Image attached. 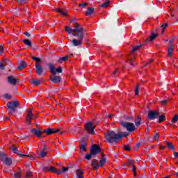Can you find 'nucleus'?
Listing matches in <instances>:
<instances>
[{
  "label": "nucleus",
  "instance_id": "7ed1b4c3",
  "mask_svg": "<svg viewBox=\"0 0 178 178\" xmlns=\"http://www.w3.org/2000/svg\"><path fill=\"white\" fill-rule=\"evenodd\" d=\"M76 33L74 34V37H77L79 40L73 39L72 40V43L74 47H80L83 44V38H84V30L78 31L77 29H74Z\"/></svg>",
  "mask_w": 178,
  "mask_h": 178
},
{
  "label": "nucleus",
  "instance_id": "f704fd0d",
  "mask_svg": "<svg viewBox=\"0 0 178 178\" xmlns=\"http://www.w3.org/2000/svg\"><path fill=\"white\" fill-rule=\"evenodd\" d=\"M165 115H160L159 118V123H162V122H163V120H165Z\"/></svg>",
  "mask_w": 178,
  "mask_h": 178
},
{
  "label": "nucleus",
  "instance_id": "de8ad7c7",
  "mask_svg": "<svg viewBox=\"0 0 178 178\" xmlns=\"http://www.w3.org/2000/svg\"><path fill=\"white\" fill-rule=\"evenodd\" d=\"M0 69L1 70H5V65L2 64L1 61H0Z\"/></svg>",
  "mask_w": 178,
  "mask_h": 178
},
{
  "label": "nucleus",
  "instance_id": "680f3d73",
  "mask_svg": "<svg viewBox=\"0 0 178 178\" xmlns=\"http://www.w3.org/2000/svg\"><path fill=\"white\" fill-rule=\"evenodd\" d=\"M125 119L126 120H131V117L128 116V117H126Z\"/></svg>",
  "mask_w": 178,
  "mask_h": 178
},
{
  "label": "nucleus",
  "instance_id": "37998d69",
  "mask_svg": "<svg viewBox=\"0 0 178 178\" xmlns=\"http://www.w3.org/2000/svg\"><path fill=\"white\" fill-rule=\"evenodd\" d=\"M154 140H157V141L159 140V134H155L154 137H153Z\"/></svg>",
  "mask_w": 178,
  "mask_h": 178
},
{
  "label": "nucleus",
  "instance_id": "6ab92c4d",
  "mask_svg": "<svg viewBox=\"0 0 178 178\" xmlns=\"http://www.w3.org/2000/svg\"><path fill=\"white\" fill-rule=\"evenodd\" d=\"M50 80L53 82V83H60V77L59 76H55L53 75L51 78Z\"/></svg>",
  "mask_w": 178,
  "mask_h": 178
},
{
  "label": "nucleus",
  "instance_id": "cd10ccee",
  "mask_svg": "<svg viewBox=\"0 0 178 178\" xmlns=\"http://www.w3.org/2000/svg\"><path fill=\"white\" fill-rule=\"evenodd\" d=\"M69 170V167H63L62 170H58V175H62L65 173V172H67Z\"/></svg>",
  "mask_w": 178,
  "mask_h": 178
},
{
  "label": "nucleus",
  "instance_id": "864d4df0",
  "mask_svg": "<svg viewBox=\"0 0 178 178\" xmlns=\"http://www.w3.org/2000/svg\"><path fill=\"white\" fill-rule=\"evenodd\" d=\"M168 102H169V100H168V99L163 100V101H161V104L162 105H166V104H168Z\"/></svg>",
  "mask_w": 178,
  "mask_h": 178
},
{
  "label": "nucleus",
  "instance_id": "13d9d810",
  "mask_svg": "<svg viewBox=\"0 0 178 178\" xmlns=\"http://www.w3.org/2000/svg\"><path fill=\"white\" fill-rule=\"evenodd\" d=\"M140 145H141V144L138 143V144L136 145V149H138V148H140Z\"/></svg>",
  "mask_w": 178,
  "mask_h": 178
},
{
  "label": "nucleus",
  "instance_id": "f3484780",
  "mask_svg": "<svg viewBox=\"0 0 178 178\" xmlns=\"http://www.w3.org/2000/svg\"><path fill=\"white\" fill-rule=\"evenodd\" d=\"M79 148H80V152L81 155H83V154H84V152L87 151V143L81 144L79 146Z\"/></svg>",
  "mask_w": 178,
  "mask_h": 178
},
{
  "label": "nucleus",
  "instance_id": "9b49d317",
  "mask_svg": "<svg viewBox=\"0 0 178 178\" xmlns=\"http://www.w3.org/2000/svg\"><path fill=\"white\" fill-rule=\"evenodd\" d=\"M125 165H127V166H133L134 168L132 170V172H134V176L136 177L137 176V168H136V166H134V160H128L127 161H126Z\"/></svg>",
  "mask_w": 178,
  "mask_h": 178
},
{
  "label": "nucleus",
  "instance_id": "c85d7f7f",
  "mask_svg": "<svg viewBox=\"0 0 178 178\" xmlns=\"http://www.w3.org/2000/svg\"><path fill=\"white\" fill-rule=\"evenodd\" d=\"M80 131H81V127H74L72 129L73 134H77V133H80Z\"/></svg>",
  "mask_w": 178,
  "mask_h": 178
},
{
  "label": "nucleus",
  "instance_id": "dca6fc26",
  "mask_svg": "<svg viewBox=\"0 0 178 178\" xmlns=\"http://www.w3.org/2000/svg\"><path fill=\"white\" fill-rule=\"evenodd\" d=\"M35 69H36V73L40 76V74H42V72H44V70L42 69V67L38 64H35Z\"/></svg>",
  "mask_w": 178,
  "mask_h": 178
},
{
  "label": "nucleus",
  "instance_id": "4d7b16f0",
  "mask_svg": "<svg viewBox=\"0 0 178 178\" xmlns=\"http://www.w3.org/2000/svg\"><path fill=\"white\" fill-rule=\"evenodd\" d=\"M24 34H25L26 37H31V35L29 33V32H24Z\"/></svg>",
  "mask_w": 178,
  "mask_h": 178
},
{
  "label": "nucleus",
  "instance_id": "f257e3e1",
  "mask_svg": "<svg viewBox=\"0 0 178 178\" xmlns=\"http://www.w3.org/2000/svg\"><path fill=\"white\" fill-rule=\"evenodd\" d=\"M123 137H127V134L125 132L115 134L113 131H108L106 134V138L110 144H118V141H121Z\"/></svg>",
  "mask_w": 178,
  "mask_h": 178
},
{
  "label": "nucleus",
  "instance_id": "603ef678",
  "mask_svg": "<svg viewBox=\"0 0 178 178\" xmlns=\"http://www.w3.org/2000/svg\"><path fill=\"white\" fill-rule=\"evenodd\" d=\"M133 60H134V57L131 56V58L129 59V65H131V66H133Z\"/></svg>",
  "mask_w": 178,
  "mask_h": 178
},
{
  "label": "nucleus",
  "instance_id": "e433bc0d",
  "mask_svg": "<svg viewBox=\"0 0 178 178\" xmlns=\"http://www.w3.org/2000/svg\"><path fill=\"white\" fill-rule=\"evenodd\" d=\"M33 84H34L35 86H40V81L38 79H33L32 81Z\"/></svg>",
  "mask_w": 178,
  "mask_h": 178
},
{
  "label": "nucleus",
  "instance_id": "ddd939ff",
  "mask_svg": "<svg viewBox=\"0 0 178 178\" xmlns=\"http://www.w3.org/2000/svg\"><path fill=\"white\" fill-rule=\"evenodd\" d=\"M0 161H1V162H3V163H5L6 165H8V166H10V165H12V159H10V157L0 156Z\"/></svg>",
  "mask_w": 178,
  "mask_h": 178
},
{
  "label": "nucleus",
  "instance_id": "4c0bfd02",
  "mask_svg": "<svg viewBox=\"0 0 178 178\" xmlns=\"http://www.w3.org/2000/svg\"><path fill=\"white\" fill-rule=\"evenodd\" d=\"M32 59H33V60H35V62H37L38 63H41V59H40L35 56H33Z\"/></svg>",
  "mask_w": 178,
  "mask_h": 178
},
{
  "label": "nucleus",
  "instance_id": "2f4dec72",
  "mask_svg": "<svg viewBox=\"0 0 178 178\" xmlns=\"http://www.w3.org/2000/svg\"><path fill=\"white\" fill-rule=\"evenodd\" d=\"M56 10V12H58V13H60L61 15H63V16H67V15L66 14V12H65L60 8H58Z\"/></svg>",
  "mask_w": 178,
  "mask_h": 178
},
{
  "label": "nucleus",
  "instance_id": "774afa93",
  "mask_svg": "<svg viewBox=\"0 0 178 178\" xmlns=\"http://www.w3.org/2000/svg\"><path fill=\"white\" fill-rule=\"evenodd\" d=\"M175 176H177V177H178V172H176L175 174H174Z\"/></svg>",
  "mask_w": 178,
  "mask_h": 178
},
{
  "label": "nucleus",
  "instance_id": "5fc2aeb1",
  "mask_svg": "<svg viewBox=\"0 0 178 178\" xmlns=\"http://www.w3.org/2000/svg\"><path fill=\"white\" fill-rule=\"evenodd\" d=\"M124 149L125 151H129V150L130 149V146H129L128 145H125V146L124 147Z\"/></svg>",
  "mask_w": 178,
  "mask_h": 178
},
{
  "label": "nucleus",
  "instance_id": "49530a36",
  "mask_svg": "<svg viewBox=\"0 0 178 178\" xmlns=\"http://www.w3.org/2000/svg\"><path fill=\"white\" fill-rule=\"evenodd\" d=\"M10 95L8 94V93H6L4 95V98H6V99H10Z\"/></svg>",
  "mask_w": 178,
  "mask_h": 178
},
{
  "label": "nucleus",
  "instance_id": "c756f323",
  "mask_svg": "<svg viewBox=\"0 0 178 178\" xmlns=\"http://www.w3.org/2000/svg\"><path fill=\"white\" fill-rule=\"evenodd\" d=\"M135 124L137 127L141 124V117L138 116L137 119L135 121Z\"/></svg>",
  "mask_w": 178,
  "mask_h": 178
},
{
  "label": "nucleus",
  "instance_id": "72a5a7b5",
  "mask_svg": "<svg viewBox=\"0 0 178 178\" xmlns=\"http://www.w3.org/2000/svg\"><path fill=\"white\" fill-rule=\"evenodd\" d=\"M109 3H111V1H106L101 5V8H108V6H109Z\"/></svg>",
  "mask_w": 178,
  "mask_h": 178
},
{
  "label": "nucleus",
  "instance_id": "39448f33",
  "mask_svg": "<svg viewBox=\"0 0 178 178\" xmlns=\"http://www.w3.org/2000/svg\"><path fill=\"white\" fill-rule=\"evenodd\" d=\"M74 30H77L78 31H83V30H84L83 29V27H81V24H79L76 22L74 23V29H72V27L67 26L65 27V31H67V33H68V34H72V35H74L76 31Z\"/></svg>",
  "mask_w": 178,
  "mask_h": 178
},
{
  "label": "nucleus",
  "instance_id": "6e6552de",
  "mask_svg": "<svg viewBox=\"0 0 178 178\" xmlns=\"http://www.w3.org/2000/svg\"><path fill=\"white\" fill-rule=\"evenodd\" d=\"M19 106V102H8L7 103V108L10 111V114L15 113L16 112V108Z\"/></svg>",
  "mask_w": 178,
  "mask_h": 178
},
{
  "label": "nucleus",
  "instance_id": "e2e57ef3",
  "mask_svg": "<svg viewBox=\"0 0 178 178\" xmlns=\"http://www.w3.org/2000/svg\"><path fill=\"white\" fill-rule=\"evenodd\" d=\"M0 156H5V153L0 152Z\"/></svg>",
  "mask_w": 178,
  "mask_h": 178
},
{
  "label": "nucleus",
  "instance_id": "20e7f679",
  "mask_svg": "<svg viewBox=\"0 0 178 178\" xmlns=\"http://www.w3.org/2000/svg\"><path fill=\"white\" fill-rule=\"evenodd\" d=\"M106 163V159L102 157L99 161L97 159L92 160L91 166L93 170H98L99 168H104Z\"/></svg>",
  "mask_w": 178,
  "mask_h": 178
},
{
  "label": "nucleus",
  "instance_id": "393cba45",
  "mask_svg": "<svg viewBox=\"0 0 178 178\" xmlns=\"http://www.w3.org/2000/svg\"><path fill=\"white\" fill-rule=\"evenodd\" d=\"M92 13H94V8H89L86 12V16H91Z\"/></svg>",
  "mask_w": 178,
  "mask_h": 178
},
{
  "label": "nucleus",
  "instance_id": "412c9836",
  "mask_svg": "<svg viewBox=\"0 0 178 178\" xmlns=\"http://www.w3.org/2000/svg\"><path fill=\"white\" fill-rule=\"evenodd\" d=\"M76 175L77 178H84V177H83V175H84V172L81 169L76 170Z\"/></svg>",
  "mask_w": 178,
  "mask_h": 178
},
{
  "label": "nucleus",
  "instance_id": "1a4fd4ad",
  "mask_svg": "<svg viewBox=\"0 0 178 178\" xmlns=\"http://www.w3.org/2000/svg\"><path fill=\"white\" fill-rule=\"evenodd\" d=\"M84 127L86 133H88V134H95V127L92 122H86Z\"/></svg>",
  "mask_w": 178,
  "mask_h": 178
},
{
  "label": "nucleus",
  "instance_id": "423d86ee",
  "mask_svg": "<svg viewBox=\"0 0 178 178\" xmlns=\"http://www.w3.org/2000/svg\"><path fill=\"white\" fill-rule=\"evenodd\" d=\"M102 154V156H105V154L102 153L101 147L98 145H93L90 149V153L85 154V156H91V155H98Z\"/></svg>",
  "mask_w": 178,
  "mask_h": 178
},
{
  "label": "nucleus",
  "instance_id": "ea45409f",
  "mask_svg": "<svg viewBox=\"0 0 178 178\" xmlns=\"http://www.w3.org/2000/svg\"><path fill=\"white\" fill-rule=\"evenodd\" d=\"M163 30L161 31V34H163V33H165V29H166V27H168V24H163L161 26Z\"/></svg>",
  "mask_w": 178,
  "mask_h": 178
},
{
  "label": "nucleus",
  "instance_id": "b1692460",
  "mask_svg": "<svg viewBox=\"0 0 178 178\" xmlns=\"http://www.w3.org/2000/svg\"><path fill=\"white\" fill-rule=\"evenodd\" d=\"M141 48V45H137L133 47V49L131 50V55H133L134 52H137Z\"/></svg>",
  "mask_w": 178,
  "mask_h": 178
},
{
  "label": "nucleus",
  "instance_id": "69168bd1",
  "mask_svg": "<svg viewBox=\"0 0 178 178\" xmlns=\"http://www.w3.org/2000/svg\"><path fill=\"white\" fill-rule=\"evenodd\" d=\"M118 69H116L115 71L113 73V76H116V72H118Z\"/></svg>",
  "mask_w": 178,
  "mask_h": 178
},
{
  "label": "nucleus",
  "instance_id": "a878e982",
  "mask_svg": "<svg viewBox=\"0 0 178 178\" xmlns=\"http://www.w3.org/2000/svg\"><path fill=\"white\" fill-rule=\"evenodd\" d=\"M165 145H167V147L169 149H172V151H175V146H173V144H172V143L170 142H165Z\"/></svg>",
  "mask_w": 178,
  "mask_h": 178
},
{
  "label": "nucleus",
  "instance_id": "4468645a",
  "mask_svg": "<svg viewBox=\"0 0 178 178\" xmlns=\"http://www.w3.org/2000/svg\"><path fill=\"white\" fill-rule=\"evenodd\" d=\"M11 149L13 152H14V154H17V155H18L19 156H33V155L31 154H23L20 153V151H19L17 148L15 146H12Z\"/></svg>",
  "mask_w": 178,
  "mask_h": 178
},
{
  "label": "nucleus",
  "instance_id": "8fccbe9b",
  "mask_svg": "<svg viewBox=\"0 0 178 178\" xmlns=\"http://www.w3.org/2000/svg\"><path fill=\"white\" fill-rule=\"evenodd\" d=\"M47 152L42 151L40 152V156H47Z\"/></svg>",
  "mask_w": 178,
  "mask_h": 178
},
{
  "label": "nucleus",
  "instance_id": "a18cd8bd",
  "mask_svg": "<svg viewBox=\"0 0 178 178\" xmlns=\"http://www.w3.org/2000/svg\"><path fill=\"white\" fill-rule=\"evenodd\" d=\"M56 73H62V68L60 67L56 69Z\"/></svg>",
  "mask_w": 178,
  "mask_h": 178
},
{
  "label": "nucleus",
  "instance_id": "09e8293b",
  "mask_svg": "<svg viewBox=\"0 0 178 178\" xmlns=\"http://www.w3.org/2000/svg\"><path fill=\"white\" fill-rule=\"evenodd\" d=\"M86 5H88L87 3H83L79 4V6L80 8H86Z\"/></svg>",
  "mask_w": 178,
  "mask_h": 178
},
{
  "label": "nucleus",
  "instance_id": "79ce46f5",
  "mask_svg": "<svg viewBox=\"0 0 178 178\" xmlns=\"http://www.w3.org/2000/svg\"><path fill=\"white\" fill-rule=\"evenodd\" d=\"M3 49H4V45L1 44L0 46V55H2V54H3Z\"/></svg>",
  "mask_w": 178,
  "mask_h": 178
},
{
  "label": "nucleus",
  "instance_id": "aec40b11",
  "mask_svg": "<svg viewBox=\"0 0 178 178\" xmlns=\"http://www.w3.org/2000/svg\"><path fill=\"white\" fill-rule=\"evenodd\" d=\"M174 49H175V45H173V44H170L168 51V55L169 57L172 56V54H173Z\"/></svg>",
  "mask_w": 178,
  "mask_h": 178
},
{
  "label": "nucleus",
  "instance_id": "c9c22d12",
  "mask_svg": "<svg viewBox=\"0 0 178 178\" xmlns=\"http://www.w3.org/2000/svg\"><path fill=\"white\" fill-rule=\"evenodd\" d=\"M178 120V115H176L174 116V118L172 119L171 122L172 123H177Z\"/></svg>",
  "mask_w": 178,
  "mask_h": 178
},
{
  "label": "nucleus",
  "instance_id": "0e129e2a",
  "mask_svg": "<svg viewBox=\"0 0 178 178\" xmlns=\"http://www.w3.org/2000/svg\"><path fill=\"white\" fill-rule=\"evenodd\" d=\"M113 115H112V114H110V115H108V116H107V118H110V119L111 118H113Z\"/></svg>",
  "mask_w": 178,
  "mask_h": 178
},
{
  "label": "nucleus",
  "instance_id": "3c124183",
  "mask_svg": "<svg viewBox=\"0 0 178 178\" xmlns=\"http://www.w3.org/2000/svg\"><path fill=\"white\" fill-rule=\"evenodd\" d=\"M19 5H22V3H24L26 2L25 0H15Z\"/></svg>",
  "mask_w": 178,
  "mask_h": 178
},
{
  "label": "nucleus",
  "instance_id": "338daca9",
  "mask_svg": "<svg viewBox=\"0 0 178 178\" xmlns=\"http://www.w3.org/2000/svg\"><path fill=\"white\" fill-rule=\"evenodd\" d=\"M174 156H178V152H175L174 153Z\"/></svg>",
  "mask_w": 178,
  "mask_h": 178
},
{
  "label": "nucleus",
  "instance_id": "6e6d98bb",
  "mask_svg": "<svg viewBox=\"0 0 178 178\" xmlns=\"http://www.w3.org/2000/svg\"><path fill=\"white\" fill-rule=\"evenodd\" d=\"M175 40H176V38H172V40H170V44H173L175 42Z\"/></svg>",
  "mask_w": 178,
  "mask_h": 178
},
{
  "label": "nucleus",
  "instance_id": "9d476101",
  "mask_svg": "<svg viewBox=\"0 0 178 178\" xmlns=\"http://www.w3.org/2000/svg\"><path fill=\"white\" fill-rule=\"evenodd\" d=\"M158 116H159L158 111H149L147 115V119L149 120H155V119H158Z\"/></svg>",
  "mask_w": 178,
  "mask_h": 178
},
{
  "label": "nucleus",
  "instance_id": "2eb2a0df",
  "mask_svg": "<svg viewBox=\"0 0 178 178\" xmlns=\"http://www.w3.org/2000/svg\"><path fill=\"white\" fill-rule=\"evenodd\" d=\"M158 37V34L152 33L151 35L146 39V42H151Z\"/></svg>",
  "mask_w": 178,
  "mask_h": 178
},
{
  "label": "nucleus",
  "instance_id": "4be33fe9",
  "mask_svg": "<svg viewBox=\"0 0 178 178\" xmlns=\"http://www.w3.org/2000/svg\"><path fill=\"white\" fill-rule=\"evenodd\" d=\"M8 81L10 84H13V86L16 85L17 81L15 79L13 76H9L8 77Z\"/></svg>",
  "mask_w": 178,
  "mask_h": 178
},
{
  "label": "nucleus",
  "instance_id": "58836bf2",
  "mask_svg": "<svg viewBox=\"0 0 178 178\" xmlns=\"http://www.w3.org/2000/svg\"><path fill=\"white\" fill-rule=\"evenodd\" d=\"M15 178H21L22 177V173L20 172H16L14 174Z\"/></svg>",
  "mask_w": 178,
  "mask_h": 178
},
{
  "label": "nucleus",
  "instance_id": "7c9ffc66",
  "mask_svg": "<svg viewBox=\"0 0 178 178\" xmlns=\"http://www.w3.org/2000/svg\"><path fill=\"white\" fill-rule=\"evenodd\" d=\"M49 172H51L52 173H56V175H59V170H56L55 167H50Z\"/></svg>",
  "mask_w": 178,
  "mask_h": 178
},
{
  "label": "nucleus",
  "instance_id": "f8f14e48",
  "mask_svg": "<svg viewBox=\"0 0 178 178\" xmlns=\"http://www.w3.org/2000/svg\"><path fill=\"white\" fill-rule=\"evenodd\" d=\"M34 118V115H33V110L29 109L27 112L26 116V124L30 125L31 124V121Z\"/></svg>",
  "mask_w": 178,
  "mask_h": 178
},
{
  "label": "nucleus",
  "instance_id": "bf43d9fd",
  "mask_svg": "<svg viewBox=\"0 0 178 178\" xmlns=\"http://www.w3.org/2000/svg\"><path fill=\"white\" fill-rule=\"evenodd\" d=\"M26 176H31V171H27L26 172Z\"/></svg>",
  "mask_w": 178,
  "mask_h": 178
},
{
  "label": "nucleus",
  "instance_id": "052dcab7",
  "mask_svg": "<svg viewBox=\"0 0 178 178\" xmlns=\"http://www.w3.org/2000/svg\"><path fill=\"white\" fill-rule=\"evenodd\" d=\"M85 159H87V161L91 160V156H86Z\"/></svg>",
  "mask_w": 178,
  "mask_h": 178
},
{
  "label": "nucleus",
  "instance_id": "0eeeda50",
  "mask_svg": "<svg viewBox=\"0 0 178 178\" xmlns=\"http://www.w3.org/2000/svg\"><path fill=\"white\" fill-rule=\"evenodd\" d=\"M120 124L124 129H126L127 131H129V133H133V131L136 130V126L131 122L121 121Z\"/></svg>",
  "mask_w": 178,
  "mask_h": 178
},
{
  "label": "nucleus",
  "instance_id": "5701e85b",
  "mask_svg": "<svg viewBox=\"0 0 178 178\" xmlns=\"http://www.w3.org/2000/svg\"><path fill=\"white\" fill-rule=\"evenodd\" d=\"M26 66H27V63L22 60L19 63V65L17 67V69L18 70H22V69H24V67H26Z\"/></svg>",
  "mask_w": 178,
  "mask_h": 178
},
{
  "label": "nucleus",
  "instance_id": "f03ea898",
  "mask_svg": "<svg viewBox=\"0 0 178 178\" xmlns=\"http://www.w3.org/2000/svg\"><path fill=\"white\" fill-rule=\"evenodd\" d=\"M42 133H46L47 136H51V134H54V133H59V134H63V132L60 131V129H46L43 131L38 130L37 129H31V134H34L39 138H44V136H42Z\"/></svg>",
  "mask_w": 178,
  "mask_h": 178
},
{
  "label": "nucleus",
  "instance_id": "473e14b6",
  "mask_svg": "<svg viewBox=\"0 0 178 178\" xmlns=\"http://www.w3.org/2000/svg\"><path fill=\"white\" fill-rule=\"evenodd\" d=\"M24 44H25V45H27L28 47H31V45H32L31 41H30V40H29V39L24 40Z\"/></svg>",
  "mask_w": 178,
  "mask_h": 178
},
{
  "label": "nucleus",
  "instance_id": "bb28decb",
  "mask_svg": "<svg viewBox=\"0 0 178 178\" xmlns=\"http://www.w3.org/2000/svg\"><path fill=\"white\" fill-rule=\"evenodd\" d=\"M69 59V56H65V57H61L58 60V63H63V62Z\"/></svg>",
  "mask_w": 178,
  "mask_h": 178
},
{
  "label": "nucleus",
  "instance_id": "a19ab883",
  "mask_svg": "<svg viewBox=\"0 0 178 178\" xmlns=\"http://www.w3.org/2000/svg\"><path fill=\"white\" fill-rule=\"evenodd\" d=\"M139 90H140V87L137 86L135 88V95H138Z\"/></svg>",
  "mask_w": 178,
  "mask_h": 178
},
{
  "label": "nucleus",
  "instance_id": "c03bdc74",
  "mask_svg": "<svg viewBox=\"0 0 178 178\" xmlns=\"http://www.w3.org/2000/svg\"><path fill=\"white\" fill-rule=\"evenodd\" d=\"M51 167H44L43 168V172H49V170H50Z\"/></svg>",
  "mask_w": 178,
  "mask_h": 178
},
{
  "label": "nucleus",
  "instance_id": "a211bd4d",
  "mask_svg": "<svg viewBox=\"0 0 178 178\" xmlns=\"http://www.w3.org/2000/svg\"><path fill=\"white\" fill-rule=\"evenodd\" d=\"M49 67L51 73H52V74L54 76H56V69L55 68V65L52 63H49Z\"/></svg>",
  "mask_w": 178,
  "mask_h": 178
}]
</instances>
